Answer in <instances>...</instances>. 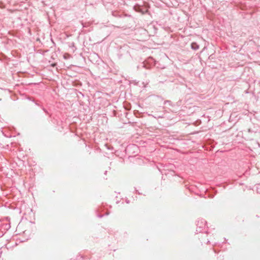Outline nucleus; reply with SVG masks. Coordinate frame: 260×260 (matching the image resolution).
Returning <instances> with one entry per match:
<instances>
[{
  "label": "nucleus",
  "instance_id": "nucleus-1",
  "mask_svg": "<svg viewBox=\"0 0 260 260\" xmlns=\"http://www.w3.org/2000/svg\"><path fill=\"white\" fill-rule=\"evenodd\" d=\"M206 223L207 222L203 219L198 220L197 224V232L199 233H201L202 232V229L206 226Z\"/></svg>",
  "mask_w": 260,
  "mask_h": 260
},
{
  "label": "nucleus",
  "instance_id": "nucleus-2",
  "mask_svg": "<svg viewBox=\"0 0 260 260\" xmlns=\"http://www.w3.org/2000/svg\"><path fill=\"white\" fill-rule=\"evenodd\" d=\"M191 48L194 50H197L199 48V46L196 43L191 44Z\"/></svg>",
  "mask_w": 260,
  "mask_h": 260
},
{
  "label": "nucleus",
  "instance_id": "nucleus-3",
  "mask_svg": "<svg viewBox=\"0 0 260 260\" xmlns=\"http://www.w3.org/2000/svg\"><path fill=\"white\" fill-rule=\"evenodd\" d=\"M131 148L138 149V147L136 145H129L127 147L126 149L128 150Z\"/></svg>",
  "mask_w": 260,
  "mask_h": 260
},
{
  "label": "nucleus",
  "instance_id": "nucleus-4",
  "mask_svg": "<svg viewBox=\"0 0 260 260\" xmlns=\"http://www.w3.org/2000/svg\"><path fill=\"white\" fill-rule=\"evenodd\" d=\"M167 104L170 106H172V103L171 101L167 100L164 102L165 105H167Z\"/></svg>",
  "mask_w": 260,
  "mask_h": 260
},
{
  "label": "nucleus",
  "instance_id": "nucleus-5",
  "mask_svg": "<svg viewBox=\"0 0 260 260\" xmlns=\"http://www.w3.org/2000/svg\"><path fill=\"white\" fill-rule=\"evenodd\" d=\"M42 109L46 113L48 114L47 111L45 108H43Z\"/></svg>",
  "mask_w": 260,
  "mask_h": 260
},
{
  "label": "nucleus",
  "instance_id": "nucleus-6",
  "mask_svg": "<svg viewBox=\"0 0 260 260\" xmlns=\"http://www.w3.org/2000/svg\"><path fill=\"white\" fill-rule=\"evenodd\" d=\"M103 216V215H99V217L100 218H101V217H102Z\"/></svg>",
  "mask_w": 260,
  "mask_h": 260
},
{
  "label": "nucleus",
  "instance_id": "nucleus-7",
  "mask_svg": "<svg viewBox=\"0 0 260 260\" xmlns=\"http://www.w3.org/2000/svg\"><path fill=\"white\" fill-rule=\"evenodd\" d=\"M158 117H159V118H162V116H159Z\"/></svg>",
  "mask_w": 260,
  "mask_h": 260
},
{
  "label": "nucleus",
  "instance_id": "nucleus-8",
  "mask_svg": "<svg viewBox=\"0 0 260 260\" xmlns=\"http://www.w3.org/2000/svg\"><path fill=\"white\" fill-rule=\"evenodd\" d=\"M106 173H107V171H105V174H106Z\"/></svg>",
  "mask_w": 260,
  "mask_h": 260
},
{
  "label": "nucleus",
  "instance_id": "nucleus-9",
  "mask_svg": "<svg viewBox=\"0 0 260 260\" xmlns=\"http://www.w3.org/2000/svg\"><path fill=\"white\" fill-rule=\"evenodd\" d=\"M126 203H129L128 201H126Z\"/></svg>",
  "mask_w": 260,
  "mask_h": 260
}]
</instances>
